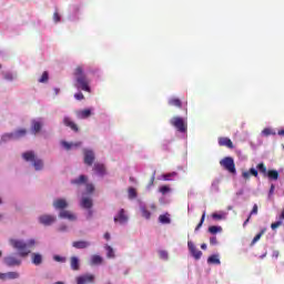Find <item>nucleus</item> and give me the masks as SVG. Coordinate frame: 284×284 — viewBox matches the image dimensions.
<instances>
[{
    "label": "nucleus",
    "mask_w": 284,
    "mask_h": 284,
    "mask_svg": "<svg viewBox=\"0 0 284 284\" xmlns=\"http://www.w3.org/2000/svg\"><path fill=\"white\" fill-rule=\"evenodd\" d=\"M169 105H173L174 108H182L183 102H181V99H179V98H171L169 100Z\"/></svg>",
    "instance_id": "27"
},
{
    "label": "nucleus",
    "mask_w": 284,
    "mask_h": 284,
    "mask_svg": "<svg viewBox=\"0 0 284 284\" xmlns=\"http://www.w3.org/2000/svg\"><path fill=\"white\" fill-rule=\"evenodd\" d=\"M92 214H93L92 210L89 209V217L90 219H91Z\"/></svg>",
    "instance_id": "60"
},
{
    "label": "nucleus",
    "mask_w": 284,
    "mask_h": 284,
    "mask_svg": "<svg viewBox=\"0 0 284 284\" xmlns=\"http://www.w3.org/2000/svg\"><path fill=\"white\" fill-rule=\"evenodd\" d=\"M131 181H134V178H131Z\"/></svg>",
    "instance_id": "64"
},
{
    "label": "nucleus",
    "mask_w": 284,
    "mask_h": 284,
    "mask_svg": "<svg viewBox=\"0 0 284 284\" xmlns=\"http://www.w3.org/2000/svg\"><path fill=\"white\" fill-rule=\"evenodd\" d=\"M210 243H211L212 245H216V244L219 243V241L216 240V236L211 237V239H210Z\"/></svg>",
    "instance_id": "52"
},
{
    "label": "nucleus",
    "mask_w": 284,
    "mask_h": 284,
    "mask_svg": "<svg viewBox=\"0 0 284 284\" xmlns=\"http://www.w3.org/2000/svg\"><path fill=\"white\" fill-rule=\"evenodd\" d=\"M155 175L153 174L150 179V182H149V187H152V185H154V181H155Z\"/></svg>",
    "instance_id": "51"
},
{
    "label": "nucleus",
    "mask_w": 284,
    "mask_h": 284,
    "mask_svg": "<svg viewBox=\"0 0 284 284\" xmlns=\"http://www.w3.org/2000/svg\"><path fill=\"white\" fill-rule=\"evenodd\" d=\"M78 119H89V116H92V111L90 109H84L77 112Z\"/></svg>",
    "instance_id": "24"
},
{
    "label": "nucleus",
    "mask_w": 284,
    "mask_h": 284,
    "mask_svg": "<svg viewBox=\"0 0 284 284\" xmlns=\"http://www.w3.org/2000/svg\"><path fill=\"white\" fill-rule=\"evenodd\" d=\"M53 21H55V23H59V21H61V16H59V12L53 13Z\"/></svg>",
    "instance_id": "49"
},
{
    "label": "nucleus",
    "mask_w": 284,
    "mask_h": 284,
    "mask_svg": "<svg viewBox=\"0 0 284 284\" xmlns=\"http://www.w3.org/2000/svg\"><path fill=\"white\" fill-rule=\"evenodd\" d=\"M53 207L55 210H65L68 207V201L65 199H57L53 201Z\"/></svg>",
    "instance_id": "20"
},
{
    "label": "nucleus",
    "mask_w": 284,
    "mask_h": 284,
    "mask_svg": "<svg viewBox=\"0 0 284 284\" xmlns=\"http://www.w3.org/2000/svg\"><path fill=\"white\" fill-rule=\"evenodd\" d=\"M104 239H105L106 241H110V233H109V232L104 233Z\"/></svg>",
    "instance_id": "57"
},
{
    "label": "nucleus",
    "mask_w": 284,
    "mask_h": 284,
    "mask_svg": "<svg viewBox=\"0 0 284 284\" xmlns=\"http://www.w3.org/2000/svg\"><path fill=\"white\" fill-rule=\"evenodd\" d=\"M171 125L178 130V132H187V122L181 116H174L170 120Z\"/></svg>",
    "instance_id": "6"
},
{
    "label": "nucleus",
    "mask_w": 284,
    "mask_h": 284,
    "mask_svg": "<svg viewBox=\"0 0 284 284\" xmlns=\"http://www.w3.org/2000/svg\"><path fill=\"white\" fill-rule=\"evenodd\" d=\"M171 190H172V189H170L169 185H162V186H160L159 192H160L161 194L165 195V194H168L169 192H171Z\"/></svg>",
    "instance_id": "40"
},
{
    "label": "nucleus",
    "mask_w": 284,
    "mask_h": 284,
    "mask_svg": "<svg viewBox=\"0 0 284 284\" xmlns=\"http://www.w3.org/2000/svg\"><path fill=\"white\" fill-rule=\"evenodd\" d=\"M140 211L142 212V216L144 219H150L152 216V213H150L145 206L140 207Z\"/></svg>",
    "instance_id": "35"
},
{
    "label": "nucleus",
    "mask_w": 284,
    "mask_h": 284,
    "mask_svg": "<svg viewBox=\"0 0 284 284\" xmlns=\"http://www.w3.org/2000/svg\"><path fill=\"white\" fill-rule=\"evenodd\" d=\"M108 258H114V248L112 246H105Z\"/></svg>",
    "instance_id": "39"
},
{
    "label": "nucleus",
    "mask_w": 284,
    "mask_h": 284,
    "mask_svg": "<svg viewBox=\"0 0 284 284\" xmlns=\"http://www.w3.org/2000/svg\"><path fill=\"white\" fill-rule=\"evenodd\" d=\"M103 263V257L101 255H92L91 265H101Z\"/></svg>",
    "instance_id": "31"
},
{
    "label": "nucleus",
    "mask_w": 284,
    "mask_h": 284,
    "mask_svg": "<svg viewBox=\"0 0 284 284\" xmlns=\"http://www.w3.org/2000/svg\"><path fill=\"white\" fill-rule=\"evenodd\" d=\"M262 134H264V136H270V134H272V129H264Z\"/></svg>",
    "instance_id": "50"
},
{
    "label": "nucleus",
    "mask_w": 284,
    "mask_h": 284,
    "mask_svg": "<svg viewBox=\"0 0 284 284\" xmlns=\"http://www.w3.org/2000/svg\"><path fill=\"white\" fill-rule=\"evenodd\" d=\"M65 230H68V226H65V225H61L59 227V232H65Z\"/></svg>",
    "instance_id": "54"
},
{
    "label": "nucleus",
    "mask_w": 284,
    "mask_h": 284,
    "mask_svg": "<svg viewBox=\"0 0 284 284\" xmlns=\"http://www.w3.org/2000/svg\"><path fill=\"white\" fill-rule=\"evenodd\" d=\"M53 260L57 261V263H65L67 258L60 255H54Z\"/></svg>",
    "instance_id": "42"
},
{
    "label": "nucleus",
    "mask_w": 284,
    "mask_h": 284,
    "mask_svg": "<svg viewBox=\"0 0 284 284\" xmlns=\"http://www.w3.org/2000/svg\"><path fill=\"white\" fill-rule=\"evenodd\" d=\"M93 172L98 174V176H105L108 171L105 169V164L97 162L93 164Z\"/></svg>",
    "instance_id": "12"
},
{
    "label": "nucleus",
    "mask_w": 284,
    "mask_h": 284,
    "mask_svg": "<svg viewBox=\"0 0 284 284\" xmlns=\"http://www.w3.org/2000/svg\"><path fill=\"white\" fill-rule=\"evenodd\" d=\"M170 175H164V181H170Z\"/></svg>",
    "instance_id": "61"
},
{
    "label": "nucleus",
    "mask_w": 284,
    "mask_h": 284,
    "mask_svg": "<svg viewBox=\"0 0 284 284\" xmlns=\"http://www.w3.org/2000/svg\"><path fill=\"white\" fill-rule=\"evenodd\" d=\"M60 219H67L68 221H77V215L70 211L62 210L59 214Z\"/></svg>",
    "instance_id": "22"
},
{
    "label": "nucleus",
    "mask_w": 284,
    "mask_h": 284,
    "mask_svg": "<svg viewBox=\"0 0 284 284\" xmlns=\"http://www.w3.org/2000/svg\"><path fill=\"white\" fill-rule=\"evenodd\" d=\"M74 99H77V101H83L85 97L81 92H78L74 94Z\"/></svg>",
    "instance_id": "47"
},
{
    "label": "nucleus",
    "mask_w": 284,
    "mask_h": 284,
    "mask_svg": "<svg viewBox=\"0 0 284 284\" xmlns=\"http://www.w3.org/2000/svg\"><path fill=\"white\" fill-rule=\"evenodd\" d=\"M201 248H202V250H207V244H202V245H201Z\"/></svg>",
    "instance_id": "59"
},
{
    "label": "nucleus",
    "mask_w": 284,
    "mask_h": 284,
    "mask_svg": "<svg viewBox=\"0 0 284 284\" xmlns=\"http://www.w3.org/2000/svg\"><path fill=\"white\" fill-rule=\"evenodd\" d=\"M80 205L81 207H83V210H92L94 202L92 201L91 197H82Z\"/></svg>",
    "instance_id": "19"
},
{
    "label": "nucleus",
    "mask_w": 284,
    "mask_h": 284,
    "mask_svg": "<svg viewBox=\"0 0 284 284\" xmlns=\"http://www.w3.org/2000/svg\"><path fill=\"white\" fill-rule=\"evenodd\" d=\"M219 145L221 148H229V150H234V143L230 138H219Z\"/></svg>",
    "instance_id": "17"
},
{
    "label": "nucleus",
    "mask_w": 284,
    "mask_h": 284,
    "mask_svg": "<svg viewBox=\"0 0 284 284\" xmlns=\"http://www.w3.org/2000/svg\"><path fill=\"white\" fill-rule=\"evenodd\" d=\"M26 134H28L26 129H19L13 133L3 134V139H22V136H26Z\"/></svg>",
    "instance_id": "9"
},
{
    "label": "nucleus",
    "mask_w": 284,
    "mask_h": 284,
    "mask_svg": "<svg viewBox=\"0 0 284 284\" xmlns=\"http://www.w3.org/2000/svg\"><path fill=\"white\" fill-rule=\"evenodd\" d=\"M128 194H129V199H136L138 194H136V189L134 187H129L128 190Z\"/></svg>",
    "instance_id": "38"
},
{
    "label": "nucleus",
    "mask_w": 284,
    "mask_h": 284,
    "mask_svg": "<svg viewBox=\"0 0 284 284\" xmlns=\"http://www.w3.org/2000/svg\"><path fill=\"white\" fill-rule=\"evenodd\" d=\"M160 258H162L163 261H168V252L166 251H160Z\"/></svg>",
    "instance_id": "46"
},
{
    "label": "nucleus",
    "mask_w": 284,
    "mask_h": 284,
    "mask_svg": "<svg viewBox=\"0 0 284 284\" xmlns=\"http://www.w3.org/2000/svg\"><path fill=\"white\" fill-rule=\"evenodd\" d=\"M187 247L195 261H199V258L203 256V252L199 251V248H196V245H194L192 242H187Z\"/></svg>",
    "instance_id": "10"
},
{
    "label": "nucleus",
    "mask_w": 284,
    "mask_h": 284,
    "mask_svg": "<svg viewBox=\"0 0 284 284\" xmlns=\"http://www.w3.org/2000/svg\"><path fill=\"white\" fill-rule=\"evenodd\" d=\"M277 134H278L280 136H284V130H280V131L277 132Z\"/></svg>",
    "instance_id": "58"
},
{
    "label": "nucleus",
    "mask_w": 284,
    "mask_h": 284,
    "mask_svg": "<svg viewBox=\"0 0 284 284\" xmlns=\"http://www.w3.org/2000/svg\"><path fill=\"white\" fill-rule=\"evenodd\" d=\"M274 190H276V186L274 184H271L270 191H268V199H272L274 195Z\"/></svg>",
    "instance_id": "48"
},
{
    "label": "nucleus",
    "mask_w": 284,
    "mask_h": 284,
    "mask_svg": "<svg viewBox=\"0 0 284 284\" xmlns=\"http://www.w3.org/2000/svg\"><path fill=\"white\" fill-rule=\"evenodd\" d=\"M4 79H6L7 81H12L13 77H12L11 73H6V74H4Z\"/></svg>",
    "instance_id": "53"
},
{
    "label": "nucleus",
    "mask_w": 284,
    "mask_h": 284,
    "mask_svg": "<svg viewBox=\"0 0 284 284\" xmlns=\"http://www.w3.org/2000/svg\"><path fill=\"white\" fill-rule=\"evenodd\" d=\"M50 79V75L48 73V71H44L41 75V78L39 79V83H48V80Z\"/></svg>",
    "instance_id": "37"
},
{
    "label": "nucleus",
    "mask_w": 284,
    "mask_h": 284,
    "mask_svg": "<svg viewBox=\"0 0 284 284\" xmlns=\"http://www.w3.org/2000/svg\"><path fill=\"white\" fill-rule=\"evenodd\" d=\"M114 223H120V225H125L128 223V216L125 210L121 209L116 216L113 219Z\"/></svg>",
    "instance_id": "13"
},
{
    "label": "nucleus",
    "mask_w": 284,
    "mask_h": 284,
    "mask_svg": "<svg viewBox=\"0 0 284 284\" xmlns=\"http://www.w3.org/2000/svg\"><path fill=\"white\" fill-rule=\"evenodd\" d=\"M207 263H211L212 265H221V260H219V255H211L207 258Z\"/></svg>",
    "instance_id": "32"
},
{
    "label": "nucleus",
    "mask_w": 284,
    "mask_h": 284,
    "mask_svg": "<svg viewBox=\"0 0 284 284\" xmlns=\"http://www.w3.org/2000/svg\"><path fill=\"white\" fill-rule=\"evenodd\" d=\"M212 219H214V221H224V219H227V213L225 212L213 213Z\"/></svg>",
    "instance_id": "30"
},
{
    "label": "nucleus",
    "mask_w": 284,
    "mask_h": 284,
    "mask_svg": "<svg viewBox=\"0 0 284 284\" xmlns=\"http://www.w3.org/2000/svg\"><path fill=\"white\" fill-rule=\"evenodd\" d=\"M256 214H258V205H257V204H254V205H253V209H252V211H251V213H250V216H254V215H256Z\"/></svg>",
    "instance_id": "44"
},
{
    "label": "nucleus",
    "mask_w": 284,
    "mask_h": 284,
    "mask_svg": "<svg viewBox=\"0 0 284 284\" xmlns=\"http://www.w3.org/2000/svg\"><path fill=\"white\" fill-rule=\"evenodd\" d=\"M83 156L84 165L92 168V165H94V161H97V155L94 154V151L90 149H83Z\"/></svg>",
    "instance_id": "7"
},
{
    "label": "nucleus",
    "mask_w": 284,
    "mask_h": 284,
    "mask_svg": "<svg viewBox=\"0 0 284 284\" xmlns=\"http://www.w3.org/2000/svg\"><path fill=\"white\" fill-rule=\"evenodd\" d=\"M251 176H255V179L258 178V170L251 168L248 171L242 172V179L245 181H250Z\"/></svg>",
    "instance_id": "18"
},
{
    "label": "nucleus",
    "mask_w": 284,
    "mask_h": 284,
    "mask_svg": "<svg viewBox=\"0 0 284 284\" xmlns=\"http://www.w3.org/2000/svg\"><path fill=\"white\" fill-rule=\"evenodd\" d=\"M94 275L93 274H83L75 277L77 284H92L94 283Z\"/></svg>",
    "instance_id": "8"
},
{
    "label": "nucleus",
    "mask_w": 284,
    "mask_h": 284,
    "mask_svg": "<svg viewBox=\"0 0 284 284\" xmlns=\"http://www.w3.org/2000/svg\"><path fill=\"white\" fill-rule=\"evenodd\" d=\"M19 276L18 272L0 273V281H14Z\"/></svg>",
    "instance_id": "16"
},
{
    "label": "nucleus",
    "mask_w": 284,
    "mask_h": 284,
    "mask_svg": "<svg viewBox=\"0 0 284 284\" xmlns=\"http://www.w3.org/2000/svg\"><path fill=\"white\" fill-rule=\"evenodd\" d=\"M41 128H43V124H41V122H39V121L32 122L31 130H32L33 134H38V132H41Z\"/></svg>",
    "instance_id": "29"
},
{
    "label": "nucleus",
    "mask_w": 284,
    "mask_h": 284,
    "mask_svg": "<svg viewBox=\"0 0 284 284\" xmlns=\"http://www.w3.org/2000/svg\"><path fill=\"white\" fill-rule=\"evenodd\" d=\"M220 165L230 172V174H236V164L234 163V159L231 156H226L220 161Z\"/></svg>",
    "instance_id": "5"
},
{
    "label": "nucleus",
    "mask_w": 284,
    "mask_h": 284,
    "mask_svg": "<svg viewBox=\"0 0 284 284\" xmlns=\"http://www.w3.org/2000/svg\"><path fill=\"white\" fill-rule=\"evenodd\" d=\"M39 222L42 224V225H52V223H55L57 222V216L54 215H48V214H44V215H41L39 217Z\"/></svg>",
    "instance_id": "11"
},
{
    "label": "nucleus",
    "mask_w": 284,
    "mask_h": 284,
    "mask_svg": "<svg viewBox=\"0 0 284 284\" xmlns=\"http://www.w3.org/2000/svg\"><path fill=\"white\" fill-rule=\"evenodd\" d=\"M250 219H252V216L248 215V217L245 220L243 226L245 227V225H247L250 223Z\"/></svg>",
    "instance_id": "56"
},
{
    "label": "nucleus",
    "mask_w": 284,
    "mask_h": 284,
    "mask_svg": "<svg viewBox=\"0 0 284 284\" xmlns=\"http://www.w3.org/2000/svg\"><path fill=\"white\" fill-rule=\"evenodd\" d=\"M159 221H160V223H163V224H170L171 223L170 216H168L165 214L160 215Z\"/></svg>",
    "instance_id": "36"
},
{
    "label": "nucleus",
    "mask_w": 284,
    "mask_h": 284,
    "mask_svg": "<svg viewBox=\"0 0 284 284\" xmlns=\"http://www.w3.org/2000/svg\"><path fill=\"white\" fill-rule=\"evenodd\" d=\"M256 170H258L260 174L264 176V179H270V181H278V171L276 170H267L265 163H258L256 165Z\"/></svg>",
    "instance_id": "3"
},
{
    "label": "nucleus",
    "mask_w": 284,
    "mask_h": 284,
    "mask_svg": "<svg viewBox=\"0 0 284 284\" xmlns=\"http://www.w3.org/2000/svg\"><path fill=\"white\" fill-rule=\"evenodd\" d=\"M283 225V221H277L271 224L272 230H277V227H281Z\"/></svg>",
    "instance_id": "43"
},
{
    "label": "nucleus",
    "mask_w": 284,
    "mask_h": 284,
    "mask_svg": "<svg viewBox=\"0 0 284 284\" xmlns=\"http://www.w3.org/2000/svg\"><path fill=\"white\" fill-rule=\"evenodd\" d=\"M63 125H65V128H70L73 132H79V125H77L70 116L63 118Z\"/></svg>",
    "instance_id": "15"
},
{
    "label": "nucleus",
    "mask_w": 284,
    "mask_h": 284,
    "mask_svg": "<svg viewBox=\"0 0 284 284\" xmlns=\"http://www.w3.org/2000/svg\"><path fill=\"white\" fill-rule=\"evenodd\" d=\"M263 234H265V230H262L251 242V246L256 245V243H258V241H261V237L263 236Z\"/></svg>",
    "instance_id": "33"
},
{
    "label": "nucleus",
    "mask_w": 284,
    "mask_h": 284,
    "mask_svg": "<svg viewBox=\"0 0 284 284\" xmlns=\"http://www.w3.org/2000/svg\"><path fill=\"white\" fill-rule=\"evenodd\" d=\"M81 142H75V143H69L67 141H62L61 145L63 146L64 150H72V148H81Z\"/></svg>",
    "instance_id": "25"
},
{
    "label": "nucleus",
    "mask_w": 284,
    "mask_h": 284,
    "mask_svg": "<svg viewBox=\"0 0 284 284\" xmlns=\"http://www.w3.org/2000/svg\"><path fill=\"white\" fill-rule=\"evenodd\" d=\"M72 247H75V250H85V247H90V242L75 241L72 243Z\"/></svg>",
    "instance_id": "23"
},
{
    "label": "nucleus",
    "mask_w": 284,
    "mask_h": 284,
    "mask_svg": "<svg viewBox=\"0 0 284 284\" xmlns=\"http://www.w3.org/2000/svg\"><path fill=\"white\" fill-rule=\"evenodd\" d=\"M87 192L88 194H92L94 192V184L92 183L87 184Z\"/></svg>",
    "instance_id": "45"
},
{
    "label": "nucleus",
    "mask_w": 284,
    "mask_h": 284,
    "mask_svg": "<svg viewBox=\"0 0 284 284\" xmlns=\"http://www.w3.org/2000/svg\"><path fill=\"white\" fill-rule=\"evenodd\" d=\"M9 243L11 247H13V250H17L19 256H22V258H26V256H28L32 252V247L37 245V241H34V239H31L28 242L10 239Z\"/></svg>",
    "instance_id": "1"
},
{
    "label": "nucleus",
    "mask_w": 284,
    "mask_h": 284,
    "mask_svg": "<svg viewBox=\"0 0 284 284\" xmlns=\"http://www.w3.org/2000/svg\"><path fill=\"white\" fill-rule=\"evenodd\" d=\"M24 161H32L37 171L43 170V160L37 159L34 151H28L22 154Z\"/></svg>",
    "instance_id": "4"
},
{
    "label": "nucleus",
    "mask_w": 284,
    "mask_h": 284,
    "mask_svg": "<svg viewBox=\"0 0 284 284\" xmlns=\"http://www.w3.org/2000/svg\"><path fill=\"white\" fill-rule=\"evenodd\" d=\"M209 232H210V234H219V232H223V227H221V226H210Z\"/></svg>",
    "instance_id": "34"
},
{
    "label": "nucleus",
    "mask_w": 284,
    "mask_h": 284,
    "mask_svg": "<svg viewBox=\"0 0 284 284\" xmlns=\"http://www.w3.org/2000/svg\"><path fill=\"white\" fill-rule=\"evenodd\" d=\"M32 263L33 265H41L43 263V256L39 253H33L32 254Z\"/></svg>",
    "instance_id": "26"
},
{
    "label": "nucleus",
    "mask_w": 284,
    "mask_h": 284,
    "mask_svg": "<svg viewBox=\"0 0 284 284\" xmlns=\"http://www.w3.org/2000/svg\"><path fill=\"white\" fill-rule=\"evenodd\" d=\"M87 182H88V176L85 175H80L78 179L71 181L73 185H82L83 183H87Z\"/></svg>",
    "instance_id": "28"
},
{
    "label": "nucleus",
    "mask_w": 284,
    "mask_h": 284,
    "mask_svg": "<svg viewBox=\"0 0 284 284\" xmlns=\"http://www.w3.org/2000/svg\"><path fill=\"white\" fill-rule=\"evenodd\" d=\"M12 139H14V138H4V139H3V135H2V138H1V143H6V141H10V140H12Z\"/></svg>",
    "instance_id": "55"
},
{
    "label": "nucleus",
    "mask_w": 284,
    "mask_h": 284,
    "mask_svg": "<svg viewBox=\"0 0 284 284\" xmlns=\"http://www.w3.org/2000/svg\"><path fill=\"white\" fill-rule=\"evenodd\" d=\"M203 223H205V212L202 214L201 221L197 224V226L195 227V232H199V230H201V227H203Z\"/></svg>",
    "instance_id": "41"
},
{
    "label": "nucleus",
    "mask_w": 284,
    "mask_h": 284,
    "mask_svg": "<svg viewBox=\"0 0 284 284\" xmlns=\"http://www.w3.org/2000/svg\"><path fill=\"white\" fill-rule=\"evenodd\" d=\"M4 264L8 267H17L19 265H21V260L14 257V256H7L4 257Z\"/></svg>",
    "instance_id": "14"
},
{
    "label": "nucleus",
    "mask_w": 284,
    "mask_h": 284,
    "mask_svg": "<svg viewBox=\"0 0 284 284\" xmlns=\"http://www.w3.org/2000/svg\"><path fill=\"white\" fill-rule=\"evenodd\" d=\"M151 210H156V205H155V204H152V205H151Z\"/></svg>",
    "instance_id": "62"
},
{
    "label": "nucleus",
    "mask_w": 284,
    "mask_h": 284,
    "mask_svg": "<svg viewBox=\"0 0 284 284\" xmlns=\"http://www.w3.org/2000/svg\"><path fill=\"white\" fill-rule=\"evenodd\" d=\"M54 284H65V283H63V282H55Z\"/></svg>",
    "instance_id": "63"
},
{
    "label": "nucleus",
    "mask_w": 284,
    "mask_h": 284,
    "mask_svg": "<svg viewBox=\"0 0 284 284\" xmlns=\"http://www.w3.org/2000/svg\"><path fill=\"white\" fill-rule=\"evenodd\" d=\"M70 265H71V270H73V272H79L81 270V263L79 262V257H77V256L70 257Z\"/></svg>",
    "instance_id": "21"
},
{
    "label": "nucleus",
    "mask_w": 284,
    "mask_h": 284,
    "mask_svg": "<svg viewBox=\"0 0 284 284\" xmlns=\"http://www.w3.org/2000/svg\"><path fill=\"white\" fill-rule=\"evenodd\" d=\"M73 74L77 82L75 87L83 90V92H90V79L85 75L83 67H77Z\"/></svg>",
    "instance_id": "2"
}]
</instances>
